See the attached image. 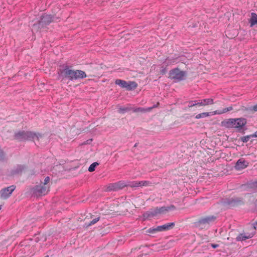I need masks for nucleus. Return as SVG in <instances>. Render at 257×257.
Listing matches in <instances>:
<instances>
[{
  "label": "nucleus",
  "mask_w": 257,
  "mask_h": 257,
  "mask_svg": "<svg viewBox=\"0 0 257 257\" xmlns=\"http://www.w3.org/2000/svg\"><path fill=\"white\" fill-rule=\"evenodd\" d=\"M59 75L63 78H68L70 80L82 79L86 77L85 72L80 70L70 69L68 67L63 70H60L58 72Z\"/></svg>",
  "instance_id": "1"
},
{
  "label": "nucleus",
  "mask_w": 257,
  "mask_h": 257,
  "mask_svg": "<svg viewBox=\"0 0 257 257\" xmlns=\"http://www.w3.org/2000/svg\"><path fill=\"white\" fill-rule=\"evenodd\" d=\"M246 123L245 118H229L222 121L223 126L228 128H241Z\"/></svg>",
  "instance_id": "2"
},
{
  "label": "nucleus",
  "mask_w": 257,
  "mask_h": 257,
  "mask_svg": "<svg viewBox=\"0 0 257 257\" xmlns=\"http://www.w3.org/2000/svg\"><path fill=\"white\" fill-rule=\"evenodd\" d=\"M175 225L174 222H170L165 224L163 225L158 226L156 227H152L148 229L147 231V233L150 234H155L158 232L168 230L172 228Z\"/></svg>",
  "instance_id": "3"
},
{
  "label": "nucleus",
  "mask_w": 257,
  "mask_h": 257,
  "mask_svg": "<svg viewBox=\"0 0 257 257\" xmlns=\"http://www.w3.org/2000/svg\"><path fill=\"white\" fill-rule=\"evenodd\" d=\"M116 84L119 85L121 88H126L128 90L135 89L137 87V84L134 81L126 82L121 79H116L115 81Z\"/></svg>",
  "instance_id": "4"
},
{
  "label": "nucleus",
  "mask_w": 257,
  "mask_h": 257,
  "mask_svg": "<svg viewBox=\"0 0 257 257\" xmlns=\"http://www.w3.org/2000/svg\"><path fill=\"white\" fill-rule=\"evenodd\" d=\"M185 76L184 71L180 70L178 68L174 69L169 72V78L172 79H176L178 81L182 80Z\"/></svg>",
  "instance_id": "5"
},
{
  "label": "nucleus",
  "mask_w": 257,
  "mask_h": 257,
  "mask_svg": "<svg viewBox=\"0 0 257 257\" xmlns=\"http://www.w3.org/2000/svg\"><path fill=\"white\" fill-rule=\"evenodd\" d=\"M215 219L216 217L213 215L203 217L199 220L198 224L199 226L200 227H205L206 226H208L210 223L213 222Z\"/></svg>",
  "instance_id": "6"
},
{
  "label": "nucleus",
  "mask_w": 257,
  "mask_h": 257,
  "mask_svg": "<svg viewBox=\"0 0 257 257\" xmlns=\"http://www.w3.org/2000/svg\"><path fill=\"white\" fill-rule=\"evenodd\" d=\"M16 189V186L12 185L7 188L3 189L0 191V198L2 199H6L9 198L12 192Z\"/></svg>",
  "instance_id": "7"
},
{
  "label": "nucleus",
  "mask_w": 257,
  "mask_h": 257,
  "mask_svg": "<svg viewBox=\"0 0 257 257\" xmlns=\"http://www.w3.org/2000/svg\"><path fill=\"white\" fill-rule=\"evenodd\" d=\"M49 191V186L41 184L36 186L34 188V192L37 195H45L48 193Z\"/></svg>",
  "instance_id": "8"
},
{
  "label": "nucleus",
  "mask_w": 257,
  "mask_h": 257,
  "mask_svg": "<svg viewBox=\"0 0 257 257\" xmlns=\"http://www.w3.org/2000/svg\"><path fill=\"white\" fill-rule=\"evenodd\" d=\"M249 163L243 158L239 159L234 166L236 170H241L246 168L248 166Z\"/></svg>",
  "instance_id": "9"
},
{
  "label": "nucleus",
  "mask_w": 257,
  "mask_h": 257,
  "mask_svg": "<svg viewBox=\"0 0 257 257\" xmlns=\"http://www.w3.org/2000/svg\"><path fill=\"white\" fill-rule=\"evenodd\" d=\"M26 140H33V141H39L40 138L43 139L42 136L31 132H26Z\"/></svg>",
  "instance_id": "10"
},
{
  "label": "nucleus",
  "mask_w": 257,
  "mask_h": 257,
  "mask_svg": "<svg viewBox=\"0 0 257 257\" xmlns=\"http://www.w3.org/2000/svg\"><path fill=\"white\" fill-rule=\"evenodd\" d=\"M254 234L252 233L245 232L239 234L236 237L237 241L244 240L246 239L250 238L253 237Z\"/></svg>",
  "instance_id": "11"
},
{
  "label": "nucleus",
  "mask_w": 257,
  "mask_h": 257,
  "mask_svg": "<svg viewBox=\"0 0 257 257\" xmlns=\"http://www.w3.org/2000/svg\"><path fill=\"white\" fill-rule=\"evenodd\" d=\"M159 105V102H158L156 105H154L152 107H148L146 108L143 107H138L136 108H132V110H133V111L135 112H145L148 111H150L153 108L157 107Z\"/></svg>",
  "instance_id": "12"
},
{
  "label": "nucleus",
  "mask_w": 257,
  "mask_h": 257,
  "mask_svg": "<svg viewBox=\"0 0 257 257\" xmlns=\"http://www.w3.org/2000/svg\"><path fill=\"white\" fill-rule=\"evenodd\" d=\"M126 186L127 185H125L123 182L120 181L117 183L111 184L109 187L111 190H118L123 188Z\"/></svg>",
  "instance_id": "13"
},
{
  "label": "nucleus",
  "mask_w": 257,
  "mask_h": 257,
  "mask_svg": "<svg viewBox=\"0 0 257 257\" xmlns=\"http://www.w3.org/2000/svg\"><path fill=\"white\" fill-rule=\"evenodd\" d=\"M213 104H214V101L213 99L206 98L200 100L199 102H197L196 104H198V106H205Z\"/></svg>",
  "instance_id": "14"
},
{
  "label": "nucleus",
  "mask_w": 257,
  "mask_h": 257,
  "mask_svg": "<svg viewBox=\"0 0 257 257\" xmlns=\"http://www.w3.org/2000/svg\"><path fill=\"white\" fill-rule=\"evenodd\" d=\"M233 108L232 106H230L228 107L225 108L223 109L222 110H215L212 112L213 115H216V114H221L223 113H226L228 111H231L233 110Z\"/></svg>",
  "instance_id": "15"
},
{
  "label": "nucleus",
  "mask_w": 257,
  "mask_h": 257,
  "mask_svg": "<svg viewBox=\"0 0 257 257\" xmlns=\"http://www.w3.org/2000/svg\"><path fill=\"white\" fill-rule=\"evenodd\" d=\"M249 22L250 23V26L251 27L253 26L257 25V15L254 13H252L251 14V18L249 20Z\"/></svg>",
  "instance_id": "16"
},
{
  "label": "nucleus",
  "mask_w": 257,
  "mask_h": 257,
  "mask_svg": "<svg viewBox=\"0 0 257 257\" xmlns=\"http://www.w3.org/2000/svg\"><path fill=\"white\" fill-rule=\"evenodd\" d=\"M26 132H25L24 131L23 132H20L16 134L15 135V138L16 139L22 141V140H26Z\"/></svg>",
  "instance_id": "17"
},
{
  "label": "nucleus",
  "mask_w": 257,
  "mask_h": 257,
  "mask_svg": "<svg viewBox=\"0 0 257 257\" xmlns=\"http://www.w3.org/2000/svg\"><path fill=\"white\" fill-rule=\"evenodd\" d=\"M42 20L45 24H49L53 21V18L50 15H46L43 17Z\"/></svg>",
  "instance_id": "18"
},
{
  "label": "nucleus",
  "mask_w": 257,
  "mask_h": 257,
  "mask_svg": "<svg viewBox=\"0 0 257 257\" xmlns=\"http://www.w3.org/2000/svg\"><path fill=\"white\" fill-rule=\"evenodd\" d=\"M210 115H213L212 112H202V113H199V114H198L197 115H196L195 116V118L199 119L201 118L206 117H208V116H210Z\"/></svg>",
  "instance_id": "19"
},
{
  "label": "nucleus",
  "mask_w": 257,
  "mask_h": 257,
  "mask_svg": "<svg viewBox=\"0 0 257 257\" xmlns=\"http://www.w3.org/2000/svg\"><path fill=\"white\" fill-rule=\"evenodd\" d=\"M132 109L131 107H120L118 109V112L120 113H124V112Z\"/></svg>",
  "instance_id": "20"
},
{
  "label": "nucleus",
  "mask_w": 257,
  "mask_h": 257,
  "mask_svg": "<svg viewBox=\"0 0 257 257\" xmlns=\"http://www.w3.org/2000/svg\"><path fill=\"white\" fill-rule=\"evenodd\" d=\"M98 165V163L97 162H94L90 165L88 168V171L90 172H92L95 170V169L96 166Z\"/></svg>",
  "instance_id": "21"
},
{
  "label": "nucleus",
  "mask_w": 257,
  "mask_h": 257,
  "mask_svg": "<svg viewBox=\"0 0 257 257\" xmlns=\"http://www.w3.org/2000/svg\"><path fill=\"white\" fill-rule=\"evenodd\" d=\"M100 217H96L94 218H93L87 225V226H90L91 225L94 224L96 223L98 220H99Z\"/></svg>",
  "instance_id": "22"
},
{
  "label": "nucleus",
  "mask_w": 257,
  "mask_h": 257,
  "mask_svg": "<svg viewBox=\"0 0 257 257\" xmlns=\"http://www.w3.org/2000/svg\"><path fill=\"white\" fill-rule=\"evenodd\" d=\"M127 186H128L132 188H137L138 187L137 181L131 182L129 183V184L128 185H127Z\"/></svg>",
  "instance_id": "23"
},
{
  "label": "nucleus",
  "mask_w": 257,
  "mask_h": 257,
  "mask_svg": "<svg viewBox=\"0 0 257 257\" xmlns=\"http://www.w3.org/2000/svg\"><path fill=\"white\" fill-rule=\"evenodd\" d=\"M197 102L196 101H189V102L188 107L190 108V107H193V106H198V104H196Z\"/></svg>",
  "instance_id": "24"
},
{
  "label": "nucleus",
  "mask_w": 257,
  "mask_h": 257,
  "mask_svg": "<svg viewBox=\"0 0 257 257\" xmlns=\"http://www.w3.org/2000/svg\"><path fill=\"white\" fill-rule=\"evenodd\" d=\"M142 186H148L151 185V182L148 181H141Z\"/></svg>",
  "instance_id": "25"
},
{
  "label": "nucleus",
  "mask_w": 257,
  "mask_h": 257,
  "mask_svg": "<svg viewBox=\"0 0 257 257\" xmlns=\"http://www.w3.org/2000/svg\"><path fill=\"white\" fill-rule=\"evenodd\" d=\"M50 181V178L49 177H47L45 178L44 180V182L43 183V185H45V186H48L47 184Z\"/></svg>",
  "instance_id": "26"
},
{
  "label": "nucleus",
  "mask_w": 257,
  "mask_h": 257,
  "mask_svg": "<svg viewBox=\"0 0 257 257\" xmlns=\"http://www.w3.org/2000/svg\"><path fill=\"white\" fill-rule=\"evenodd\" d=\"M249 110L252 111H257V104L250 107Z\"/></svg>",
  "instance_id": "27"
},
{
  "label": "nucleus",
  "mask_w": 257,
  "mask_h": 257,
  "mask_svg": "<svg viewBox=\"0 0 257 257\" xmlns=\"http://www.w3.org/2000/svg\"><path fill=\"white\" fill-rule=\"evenodd\" d=\"M175 61V60H171V59H167L166 60V63L168 65V64H171L173 63H174Z\"/></svg>",
  "instance_id": "28"
},
{
  "label": "nucleus",
  "mask_w": 257,
  "mask_h": 257,
  "mask_svg": "<svg viewBox=\"0 0 257 257\" xmlns=\"http://www.w3.org/2000/svg\"><path fill=\"white\" fill-rule=\"evenodd\" d=\"M249 137L248 136L245 137L243 138L242 139V141L243 142H247L249 140Z\"/></svg>",
  "instance_id": "29"
},
{
  "label": "nucleus",
  "mask_w": 257,
  "mask_h": 257,
  "mask_svg": "<svg viewBox=\"0 0 257 257\" xmlns=\"http://www.w3.org/2000/svg\"><path fill=\"white\" fill-rule=\"evenodd\" d=\"M137 185H138V187H143L142 185V182H141V181H137Z\"/></svg>",
  "instance_id": "30"
},
{
  "label": "nucleus",
  "mask_w": 257,
  "mask_h": 257,
  "mask_svg": "<svg viewBox=\"0 0 257 257\" xmlns=\"http://www.w3.org/2000/svg\"><path fill=\"white\" fill-rule=\"evenodd\" d=\"M211 246L213 248H215L217 247L219 245H218V244H211Z\"/></svg>",
  "instance_id": "31"
},
{
  "label": "nucleus",
  "mask_w": 257,
  "mask_h": 257,
  "mask_svg": "<svg viewBox=\"0 0 257 257\" xmlns=\"http://www.w3.org/2000/svg\"><path fill=\"white\" fill-rule=\"evenodd\" d=\"M253 228H254V229H257V222H255L254 223Z\"/></svg>",
  "instance_id": "32"
},
{
  "label": "nucleus",
  "mask_w": 257,
  "mask_h": 257,
  "mask_svg": "<svg viewBox=\"0 0 257 257\" xmlns=\"http://www.w3.org/2000/svg\"><path fill=\"white\" fill-rule=\"evenodd\" d=\"M252 136L254 137H257V131L254 133V134Z\"/></svg>",
  "instance_id": "33"
},
{
  "label": "nucleus",
  "mask_w": 257,
  "mask_h": 257,
  "mask_svg": "<svg viewBox=\"0 0 257 257\" xmlns=\"http://www.w3.org/2000/svg\"><path fill=\"white\" fill-rule=\"evenodd\" d=\"M0 156H3V152H2L1 151H0Z\"/></svg>",
  "instance_id": "34"
},
{
  "label": "nucleus",
  "mask_w": 257,
  "mask_h": 257,
  "mask_svg": "<svg viewBox=\"0 0 257 257\" xmlns=\"http://www.w3.org/2000/svg\"><path fill=\"white\" fill-rule=\"evenodd\" d=\"M254 186H255V187H257V181L255 182Z\"/></svg>",
  "instance_id": "35"
},
{
  "label": "nucleus",
  "mask_w": 257,
  "mask_h": 257,
  "mask_svg": "<svg viewBox=\"0 0 257 257\" xmlns=\"http://www.w3.org/2000/svg\"><path fill=\"white\" fill-rule=\"evenodd\" d=\"M165 73V70L162 71V74H164Z\"/></svg>",
  "instance_id": "36"
},
{
  "label": "nucleus",
  "mask_w": 257,
  "mask_h": 257,
  "mask_svg": "<svg viewBox=\"0 0 257 257\" xmlns=\"http://www.w3.org/2000/svg\"><path fill=\"white\" fill-rule=\"evenodd\" d=\"M1 209V207L0 206V209Z\"/></svg>",
  "instance_id": "37"
}]
</instances>
